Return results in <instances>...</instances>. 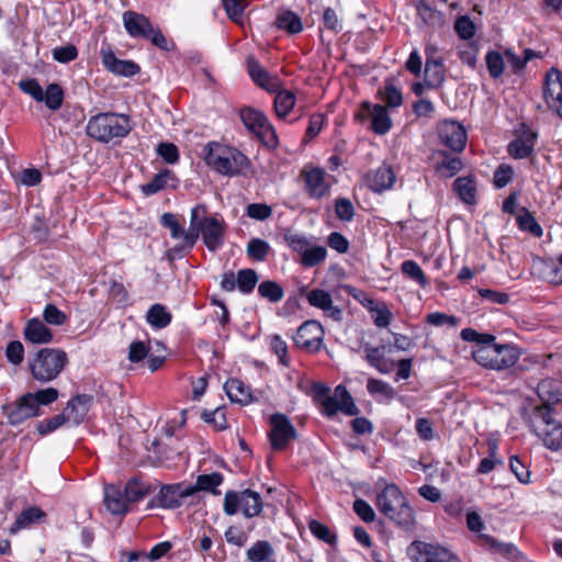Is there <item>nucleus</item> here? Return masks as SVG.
Instances as JSON below:
<instances>
[{"label": "nucleus", "mask_w": 562, "mask_h": 562, "mask_svg": "<svg viewBox=\"0 0 562 562\" xmlns=\"http://www.w3.org/2000/svg\"><path fill=\"white\" fill-rule=\"evenodd\" d=\"M222 482L223 475L218 472L201 474L196 477L195 484H191V487H193V496L200 491L218 494L220 492L216 491V487L221 485Z\"/></svg>", "instance_id": "obj_39"}, {"label": "nucleus", "mask_w": 562, "mask_h": 562, "mask_svg": "<svg viewBox=\"0 0 562 562\" xmlns=\"http://www.w3.org/2000/svg\"><path fill=\"white\" fill-rule=\"evenodd\" d=\"M514 178V169L508 164H501L493 175V184L497 189L506 187Z\"/></svg>", "instance_id": "obj_56"}, {"label": "nucleus", "mask_w": 562, "mask_h": 562, "mask_svg": "<svg viewBox=\"0 0 562 562\" xmlns=\"http://www.w3.org/2000/svg\"><path fill=\"white\" fill-rule=\"evenodd\" d=\"M514 138L507 144V154L514 159H526L533 155L539 133L527 122H519L513 130Z\"/></svg>", "instance_id": "obj_10"}, {"label": "nucleus", "mask_w": 562, "mask_h": 562, "mask_svg": "<svg viewBox=\"0 0 562 562\" xmlns=\"http://www.w3.org/2000/svg\"><path fill=\"white\" fill-rule=\"evenodd\" d=\"M5 357L14 366H19L24 360V347L21 341L12 340L7 345Z\"/></svg>", "instance_id": "obj_63"}, {"label": "nucleus", "mask_w": 562, "mask_h": 562, "mask_svg": "<svg viewBox=\"0 0 562 562\" xmlns=\"http://www.w3.org/2000/svg\"><path fill=\"white\" fill-rule=\"evenodd\" d=\"M132 130L133 123L130 116L114 112L93 115L86 126L88 136L104 144L126 137Z\"/></svg>", "instance_id": "obj_2"}, {"label": "nucleus", "mask_w": 562, "mask_h": 562, "mask_svg": "<svg viewBox=\"0 0 562 562\" xmlns=\"http://www.w3.org/2000/svg\"><path fill=\"white\" fill-rule=\"evenodd\" d=\"M389 520L397 527H411L415 522L414 510L400 488L389 483Z\"/></svg>", "instance_id": "obj_14"}, {"label": "nucleus", "mask_w": 562, "mask_h": 562, "mask_svg": "<svg viewBox=\"0 0 562 562\" xmlns=\"http://www.w3.org/2000/svg\"><path fill=\"white\" fill-rule=\"evenodd\" d=\"M537 394L541 400L540 405H552L562 402V381L558 379H543L538 383Z\"/></svg>", "instance_id": "obj_30"}, {"label": "nucleus", "mask_w": 562, "mask_h": 562, "mask_svg": "<svg viewBox=\"0 0 562 562\" xmlns=\"http://www.w3.org/2000/svg\"><path fill=\"white\" fill-rule=\"evenodd\" d=\"M437 135L440 143L453 153H462L467 146L468 134L460 122L456 120H442L437 123Z\"/></svg>", "instance_id": "obj_15"}, {"label": "nucleus", "mask_w": 562, "mask_h": 562, "mask_svg": "<svg viewBox=\"0 0 562 562\" xmlns=\"http://www.w3.org/2000/svg\"><path fill=\"white\" fill-rule=\"evenodd\" d=\"M487 447H488V457L486 458H483L477 468H476V473L477 474H488L491 473L497 464H502L503 461L502 459L497 458L496 454H497V450H498V443L496 440H492L490 439L487 441Z\"/></svg>", "instance_id": "obj_42"}, {"label": "nucleus", "mask_w": 562, "mask_h": 562, "mask_svg": "<svg viewBox=\"0 0 562 562\" xmlns=\"http://www.w3.org/2000/svg\"><path fill=\"white\" fill-rule=\"evenodd\" d=\"M43 317L46 323L55 326H60L67 321L66 314L54 304L45 306Z\"/></svg>", "instance_id": "obj_64"}, {"label": "nucleus", "mask_w": 562, "mask_h": 562, "mask_svg": "<svg viewBox=\"0 0 562 562\" xmlns=\"http://www.w3.org/2000/svg\"><path fill=\"white\" fill-rule=\"evenodd\" d=\"M258 294L271 303H278L283 299L284 291L276 281L266 280L258 285Z\"/></svg>", "instance_id": "obj_48"}, {"label": "nucleus", "mask_w": 562, "mask_h": 562, "mask_svg": "<svg viewBox=\"0 0 562 562\" xmlns=\"http://www.w3.org/2000/svg\"><path fill=\"white\" fill-rule=\"evenodd\" d=\"M171 321V313L160 303L153 304L146 313V322L155 329L166 328Z\"/></svg>", "instance_id": "obj_34"}, {"label": "nucleus", "mask_w": 562, "mask_h": 562, "mask_svg": "<svg viewBox=\"0 0 562 562\" xmlns=\"http://www.w3.org/2000/svg\"><path fill=\"white\" fill-rule=\"evenodd\" d=\"M274 24L278 29L286 31L290 34H296L303 30L300 16L290 10L279 12Z\"/></svg>", "instance_id": "obj_37"}, {"label": "nucleus", "mask_w": 562, "mask_h": 562, "mask_svg": "<svg viewBox=\"0 0 562 562\" xmlns=\"http://www.w3.org/2000/svg\"><path fill=\"white\" fill-rule=\"evenodd\" d=\"M32 397L27 393L21 396L14 404L3 406V413L7 417L8 424L18 426L29 418L38 415Z\"/></svg>", "instance_id": "obj_21"}, {"label": "nucleus", "mask_w": 562, "mask_h": 562, "mask_svg": "<svg viewBox=\"0 0 562 562\" xmlns=\"http://www.w3.org/2000/svg\"><path fill=\"white\" fill-rule=\"evenodd\" d=\"M161 225L169 229L170 236L173 239L186 238V235L191 234V227L186 231L183 225L179 222L177 215L172 213H164L161 216Z\"/></svg>", "instance_id": "obj_49"}, {"label": "nucleus", "mask_w": 562, "mask_h": 562, "mask_svg": "<svg viewBox=\"0 0 562 562\" xmlns=\"http://www.w3.org/2000/svg\"><path fill=\"white\" fill-rule=\"evenodd\" d=\"M224 390L228 398L234 403L245 406L254 400L250 387L239 379H228L224 384Z\"/></svg>", "instance_id": "obj_31"}, {"label": "nucleus", "mask_w": 562, "mask_h": 562, "mask_svg": "<svg viewBox=\"0 0 562 562\" xmlns=\"http://www.w3.org/2000/svg\"><path fill=\"white\" fill-rule=\"evenodd\" d=\"M271 250V247L268 241L261 238H251L248 241L246 252L248 258L255 261H265Z\"/></svg>", "instance_id": "obj_45"}, {"label": "nucleus", "mask_w": 562, "mask_h": 562, "mask_svg": "<svg viewBox=\"0 0 562 562\" xmlns=\"http://www.w3.org/2000/svg\"><path fill=\"white\" fill-rule=\"evenodd\" d=\"M100 54L104 68L114 75L132 77L140 70L137 64L132 60L119 59L109 48H102Z\"/></svg>", "instance_id": "obj_23"}, {"label": "nucleus", "mask_w": 562, "mask_h": 562, "mask_svg": "<svg viewBox=\"0 0 562 562\" xmlns=\"http://www.w3.org/2000/svg\"><path fill=\"white\" fill-rule=\"evenodd\" d=\"M206 149L205 162L222 176H239L250 166L247 156L235 147L214 142L210 143Z\"/></svg>", "instance_id": "obj_4"}, {"label": "nucleus", "mask_w": 562, "mask_h": 562, "mask_svg": "<svg viewBox=\"0 0 562 562\" xmlns=\"http://www.w3.org/2000/svg\"><path fill=\"white\" fill-rule=\"evenodd\" d=\"M156 153L169 165H175L179 160V149L173 143L162 142L159 143Z\"/></svg>", "instance_id": "obj_61"}, {"label": "nucleus", "mask_w": 562, "mask_h": 562, "mask_svg": "<svg viewBox=\"0 0 562 562\" xmlns=\"http://www.w3.org/2000/svg\"><path fill=\"white\" fill-rule=\"evenodd\" d=\"M425 79L428 89L438 88L443 83L446 79V68L441 59H426Z\"/></svg>", "instance_id": "obj_32"}, {"label": "nucleus", "mask_w": 562, "mask_h": 562, "mask_svg": "<svg viewBox=\"0 0 562 562\" xmlns=\"http://www.w3.org/2000/svg\"><path fill=\"white\" fill-rule=\"evenodd\" d=\"M517 226L522 232H528L535 237L543 235V228L537 222L533 214L525 206L520 209V214L516 217Z\"/></svg>", "instance_id": "obj_38"}, {"label": "nucleus", "mask_w": 562, "mask_h": 562, "mask_svg": "<svg viewBox=\"0 0 562 562\" xmlns=\"http://www.w3.org/2000/svg\"><path fill=\"white\" fill-rule=\"evenodd\" d=\"M202 418L205 423L214 425L216 430H224L228 427L225 412L221 407L214 411H204Z\"/></svg>", "instance_id": "obj_59"}, {"label": "nucleus", "mask_w": 562, "mask_h": 562, "mask_svg": "<svg viewBox=\"0 0 562 562\" xmlns=\"http://www.w3.org/2000/svg\"><path fill=\"white\" fill-rule=\"evenodd\" d=\"M109 296L113 302H115L121 307L128 305V292L125 289L124 284L116 280H111L110 282Z\"/></svg>", "instance_id": "obj_57"}, {"label": "nucleus", "mask_w": 562, "mask_h": 562, "mask_svg": "<svg viewBox=\"0 0 562 562\" xmlns=\"http://www.w3.org/2000/svg\"><path fill=\"white\" fill-rule=\"evenodd\" d=\"M123 25L126 33L133 38L149 41L159 49L171 52L176 48L173 41H168L159 26L154 25L146 15L128 10L123 13Z\"/></svg>", "instance_id": "obj_5"}, {"label": "nucleus", "mask_w": 562, "mask_h": 562, "mask_svg": "<svg viewBox=\"0 0 562 562\" xmlns=\"http://www.w3.org/2000/svg\"><path fill=\"white\" fill-rule=\"evenodd\" d=\"M327 250L323 246H314L303 250L301 255V263L304 267H315L326 259Z\"/></svg>", "instance_id": "obj_52"}, {"label": "nucleus", "mask_w": 562, "mask_h": 562, "mask_svg": "<svg viewBox=\"0 0 562 562\" xmlns=\"http://www.w3.org/2000/svg\"><path fill=\"white\" fill-rule=\"evenodd\" d=\"M273 554L271 544L266 540H259L246 552L250 562H267Z\"/></svg>", "instance_id": "obj_44"}, {"label": "nucleus", "mask_w": 562, "mask_h": 562, "mask_svg": "<svg viewBox=\"0 0 562 562\" xmlns=\"http://www.w3.org/2000/svg\"><path fill=\"white\" fill-rule=\"evenodd\" d=\"M45 517L46 514L44 510L37 506H31L21 512L14 522V527L45 524Z\"/></svg>", "instance_id": "obj_41"}, {"label": "nucleus", "mask_w": 562, "mask_h": 562, "mask_svg": "<svg viewBox=\"0 0 562 562\" xmlns=\"http://www.w3.org/2000/svg\"><path fill=\"white\" fill-rule=\"evenodd\" d=\"M308 304L324 312L327 317L339 322L342 319V310L334 305L331 294L323 289H313L306 293Z\"/></svg>", "instance_id": "obj_22"}, {"label": "nucleus", "mask_w": 562, "mask_h": 562, "mask_svg": "<svg viewBox=\"0 0 562 562\" xmlns=\"http://www.w3.org/2000/svg\"><path fill=\"white\" fill-rule=\"evenodd\" d=\"M355 120L376 135L386 134V105L363 101L355 113Z\"/></svg>", "instance_id": "obj_13"}, {"label": "nucleus", "mask_w": 562, "mask_h": 562, "mask_svg": "<svg viewBox=\"0 0 562 562\" xmlns=\"http://www.w3.org/2000/svg\"><path fill=\"white\" fill-rule=\"evenodd\" d=\"M293 339L295 345L304 350L318 351L324 339L323 326L317 321H306L297 328Z\"/></svg>", "instance_id": "obj_19"}, {"label": "nucleus", "mask_w": 562, "mask_h": 562, "mask_svg": "<svg viewBox=\"0 0 562 562\" xmlns=\"http://www.w3.org/2000/svg\"><path fill=\"white\" fill-rule=\"evenodd\" d=\"M123 488L130 505L142 501L153 491L149 483L138 479H131Z\"/></svg>", "instance_id": "obj_36"}, {"label": "nucleus", "mask_w": 562, "mask_h": 562, "mask_svg": "<svg viewBox=\"0 0 562 562\" xmlns=\"http://www.w3.org/2000/svg\"><path fill=\"white\" fill-rule=\"evenodd\" d=\"M239 116L245 127L255 134L265 146L276 148L279 145L276 128L261 111L245 108L240 110Z\"/></svg>", "instance_id": "obj_8"}, {"label": "nucleus", "mask_w": 562, "mask_h": 562, "mask_svg": "<svg viewBox=\"0 0 562 562\" xmlns=\"http://www.w3.org/2000/svg\"><path fill=\"white\" fill-rule=\"evenodd\" d=\"M193 497V487L191 484L176 483L160 487L157 495V502L165 508H178Z\"/></svg>", "instance_id": "obj_20"}, {"label": "nucleus", "mask_w": 562, "mask_h": 562, "mask_svg": "<svg viewBox=\"0 0 562 562\" xmlns=\"http://www.w3.org/2000/svg\"><path fill=\"white\" fill-rule=\"evenodd\" d=\"M521 356L520 349L510 344L476 347L472 357L480 366L492 370H505L514 367Z\"/></svg>", "instance_id": "obj_7"}, {"label": "nucleus", "mask_w": 562, "mask_h": 562, "mask_svg": "<svg viewBox=\"0 0 562 562\" xmlns=\"http://www.w3.org/2000/svg\"><path fill=\"white\" fill-rule=\"evenodd\" d=\"M262 510V499L258 492L249 488L244 491H228L224 497V512L227 515L241 513L245 517L258 516Z\"/></svg>", "instance_id": "obj_9"}, {"label": "nucleus", "mask_w": 562, "mask_h": 562, "mask_svg": "<svg viewBox=\"0 0 562 562\" xmlns=\"http://www.w3.org/2000/svg\"><path fill=\"white\" fill-rule=\"evenodd\" d=\"M304 180V188L310 198L321 200L330 193L331 182L327 180L328 175L321 167H305L301 171Z\"/></svg>", "instance_id": "obj_18"}, {"label": "nucleus", "mask_w": 562, "mask_h": 562, "mask_svg": "<svg viewBox=\"0 0 562 562\" xmlns=\"http://www.w3.org/2000/svg\"><path fill=\"white\" fill-rule=\"evenodd\" d=\"M295 94L289 90L279 91L274 98V111L280 119H284L295 105Z\"/></svg>", "instance_id": "obj_43"}, {"label": "nucleus", "mask_w": 562, "mask_h": 562, "mask_svg": "<svg viewBox=\"0 0 562 562\" xmlns=\"http://www.w3.org/2000/svg\"><path fill=\"white\" fill-rule=\"evenodd\" d=\"M477 538L482 546H488L491 549H495L496 551H499L506 555L512 557L517 551L513 543L498 542L487 535L479 533Z\"/></svg>", "instance_id": "obj_60"}, {"label": "nucleus", "mask_w": 562, "mask_h": 562, "mask_svg": "<svg viewBox=\"0 0 562 562\" xmlns=\"http://www.w3.org/2000/svg\"><path fill=\"white\" fill-rule=\"evenodd\" d=\"M182 243L180 245H176L175 247L168 250V257L171 259H180L187 256L196 243V235L190 234L186 235V238H180Z\"/></svg>", "instance_id": "obj_55"}, {"label": "nucleus", "mask_w": 562, "mask_h": 562, "mask_svg": "<svg viewBox=\"0 0 562 562\" xmlns=\"http://www.w3.org/2000/svg\"><path fill=\"white\" fill-rule=\"evenodd\" d=\"M32 397V403L34 404L37 413L40 414V406L44 405L47 406L55 401H57L59 396V392L55 387H46L43 390H38L34 393H27Z\"/></svg>", "instance_id": "obj_53"}, {"label": "nucleus", "mask_w": 562, "mask_h": 562, "mask_svg": "<svg viewBox=\"0 0 562 562\" xmlns=\"http://www.w3.org/2000/svg\"><path fill=\"white\" fill-rule=\"evenodd\" d=\"M454 31L461 40L469 41L475 35L476 27L469 15H460L454 21Z\"/></svg>", "instance_id": "obj_54"}, {"label": "nucleus", "mask_w": 562, "mask_h": 562, "mask_svg": "<svg viewBox=\"0 0 562 562\" xmlns=\"http://www.w3.org/2000/svg\"><path fill=\"white\" fill-rule=\"evenodd\" d=\"M336 216L342 222H351L355 216L352 202L347 198H338L335 201Z\"/></svg>", "instance_id": "obj_58"}, {"label": "nucleus", "mask_w": 562, "mask_h": 562, "mask_svg": "<svg viewBox=\"0 0 562 562\" xmlns=\"http://www.w3.org/2000/svg\"><path fill=\"white\" fill-rule=\"evenodd\" d=\"M246 64L248 75L256 85L270 92L279 88L278 78L271 76L254 56H248Z\"/></svg>", "instance_id": "obj_25"}, {"label": "nucleus", "mask_w": 562, "mask_h": 562, "mask_svg": "<svg viewBox=\"0 0 562 562\" xmlns=\"http://www.w3.org/2000/svg\"><path fill=\"white\" fill-rule=\"evenodd\" d=\"M92 396L88 394H79L74 396L66 405L63 414L67 422L79 425L86 418Z\"/></svg>", "instance_id": "obj_26"}, {"label": "nucleus", "mask_w": 562, "mask_h": 562, "mask_svg": "<svg viewBox=\"0 0 562 562\" xmlns=\"http://www.w3.org/2000/svg\"><path fill=\"white\" fill-rule=\"evenodd\" d=\"M362 350L370 367L380 373H386V347L384 345L372 346L366 342L362 345Z\"/></svg>", "instance_id": "obj_33"}, {"label": "nucleus", "mask_w": 562, "mask_h": 562, "mask_svg": "<svg viewBox=\"0 0 562 562\" xmlns=\"http://www.w3.org/2000/svg\"><path fill=\"white\" fill-rule=\"evenodd\" d=\"M236 282L240 293L250 294L258 282V274L254 269H241L236 274Z\"/></svg>", "instance_id": "obj_46"}, {"label": "nucleus", "mask_w": 562, "mask_h": 562, "mask_svg": "<svg viewBox=\"0 0 562 562\" xmlns=\"http://www.w3.org/2000/svg\"><path fill=\"white\" fill-rule=\"evenodd\" d=\"M23 336L25 340L35 345L49 344L54 338L52 330L37 317L27 321Z\"/></svg>", "instance_id": "obj_29"}, {"label": "nucleus", "mask_w": 562, "mask_h": 562, "mask_svg": "<svg viewBox=\"0 0 562 562\" xmlns=\"http://www.w3.org/2000/svg\"><path fill=\"white\" fill-rule=\"evenodd\" d=\"M270 349L277 357L282 366H289L288 345L280 335H272L270 337Z\"/></svg>", "instance_id": "obj_62"}, {"label": "nucleus", "mask_w": 562, "mask_h": 562, "mask_svg": "<svg viewBox=\"0 0 562 562\" xmlns=\"http://www.w3.org/2000/svg\"><path fill=\"white\" fill-rule=\"evenodd\" d=\"M67 362L68 358L65 351L55 348H43L30 359L29 367L32 376L36 381L47 383L60 374Z\"/></svg>", "instance_id": "obj_6"}, {"label": "nucleus", "mask_w": 562, "mask_h": 562, "mask_svg": "<svg viewBox=\"0 0 562 562\" xmlns=\"http://www.w3.org/2000/svg\"><path fill=\"white\" fill-rule=\"evenodd\" d=\"M413 562H461L449 549L435 542L413 541L407 548Z\"/></svg>", "instance_id": "obj_11"}, {"label": "nucleus", "mask_w": 562, "mask_h": 562, "mask_svg": "<svg viewBox=\"0 0 562 562\" xmlns=\"http://www.w3.org/2000/svg\"><path fill=\"white\" fill-rule=\"evenodd\" d=\"M104 505L114 515H124L128 512L130 503L121 485L110 484L104 486Z\"/></svg>", "instance_id": "obj_27"}, {"label": "nucleus", "mask_w": 562, "mask_h": 562, "mask_svg": "<svg viewBox=\"0 0 562 562\" xmlns=\"http://www.w3.org/2000/svg\"><path fill=\"white\" fill-rule=\"evenodd\" d=\"M402 272L422 288L428 285V280L420 266L415 260H405L401 265Z\"/></svg>", "instance_id": "obj_50"}, {"label": "nucleus", "mask_w": 562, "mask_h": 562, "mask_svg": "<svg viewBox=\"0 0 562 562\" xmlns=\"http://www.w3.org/2000/svg\"><path fill=\"white\" fill-rule=\"evenodd\" d=\"M363 181L373 193L383 194L386 190V162L383 161L375 170L368 171Z\"/></svg>", "instance_id": "obj_35"}, {"label": "nucleus", "mask_w": 562, "mask_h": 562, "mask_svg": "<svg viewBox=\"0 0 562 562\" xmlns=\"http://www.w3.org/2000/svg\"><path fill=\"white\" fill-rule=\"evenodd\" d=\"M191 234L196 239L201 236L205 247L215 252L224 245L226 224L217 215H207L206 207L198 204L191 210Z\"/></svg>", "instance_id": "obj_3"}, {"label": "nucleus", "mask_w": 562, "mask_h": 562, "mask_svg": "<svg viewBox=\"0 0 562 562\" xmlns=\"http://www.w3.org/2000/svg\"><path fill=\"white\" fill-rule=\"evenodd\" d=\"M542 95L548 108L562 120V71L551 67L542 79Z\"/></svg>", "instance_id": "obj_17"}, {"label": "nucleus", "mask_w": 562, "mask_h": 562, "mask_svg": "<svg viewBox=\"0 0 562 562\" xmlns=\"http://www.w3.org/2000/svg\"><path fill=\"white\" fill-rule=\"evenodd\" d=\"M485 63L490 76L493 79H498L503 76L505 70V63L502 54L497 50H490L485 56Z\"/></svg>", "instance_id": "obj_51"}, {"label": "nucleus", "mask_w": 562, "mask_h": 562, "mask_svg": "<svg viewBox=\"0 0 562 562\" xmlns=\"http://www.w3.org/2000/svg\"><path fill=\"white\" fill-rule=\"evenodd\" d=\"M452 191L468 205L477 203V181L475 176L458 177L452 183Z\"/></svg>", "instance_id": "obj_28"}, {"label": "nucleus", "mask_w": 562, "mask_h": 562, "mask_svg": "<svg viewBox=\"0 0 562 562\" xmlns=\"http://www.w3.org/2000/svg\"><path fill=\"white\" fill-rule=\"evenodd\" d=\"M43 101L49 110H59L64 101V91L58 83H49L43 92Z\"/></svg>", "instance_id": "obj_47"}, {"label": "nucleus", "mask_w": 562, "mask_h": 562, "mask_svg": "<svg viewBox=\"0 0 562 562\" xmlns=\"http://www.w3.org/2000/svg\"><path fill=\"white\" fill-rule=\"evenodd\" d=\"M169 180H175L173 173L168 169H164L155 175L149 182L143 184L140 191L147 196L156 194L167 188Z\"/></svg>", "instance_id": "obj_40"}, {"label": "nucleus", "mask_w": 562, "mask_h": 562, "mask_svg": "<svg viewBox=\"0 0 562 562\" xmlns=\"http://www.w3.org/2000/svg\"><path fill=\"white\" fill-rule=\"evenodd\" d=\"M528 425L546 448L551 451L562 449V422L557 418V411L549 405H536L528 418Z\"/></svg>", "instance_id": "obj_1"}, {"label": "nucleus", "mask_w": 562, "mask_h": 562, "mask_svg": "<svg viewBox=\"0 0 562 562\" xmlns=\"http://www.w3.org/2000/svg\"><path fill=\"white\" fill-rule=\"evenodd\" d=\"M338 412L347 416H357L359 414V408L355 404L351 394L341 384L335 387L331 395L325 396L322 404V413L327 417H333Z\"/></svg>", "instance_id": "obj_16"}, {"label": "nucleus", "mask_w": 562, "mask_h": 562, "mask_svg": "<svg viewBox=\"0 0 562 562\" xmlns=\"http://www.w3.org/2000/svg\"><path fill=\"white\" fill-rule=\"evenodd\" d=\"M269 424L268 438L272 450L283 451L297 438V430L286 415L274 413L270 416Z\"/></svg>", "instance_id": "obj_12"}, {"label": "nucleus", "mask_w": 562, "mask_h": 562, "mask_svg": "<svg viewBox=\"0 0 562 562\" xmlns=\"http://www.w3.org/2000/svg\"><path fill=\"white\" fill-rule=\"evenodd\" d=\"M434 169L441 178L450 179L463 169V161L458 156H452L447 150H436L434 153Z\"/></svg>", "instance_id": "obj_24"}]
</instances>
